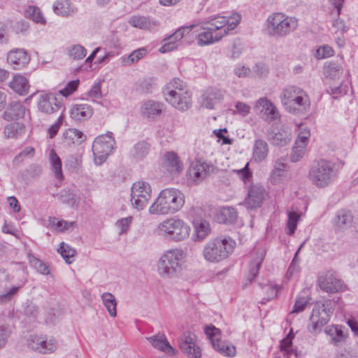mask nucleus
I'll return each mask as SVG.
<instances>
[{
    "instance_id": "obj_24",
    "label": "nucleus",
    "mask_w": 358,
    "mask_h": 358,
    "mask_svg": "<svg viewBox=\"0 0 358 358\" xmlns=\"http://www.w3.org/2000/svg\"><path fill=\"white\" fill-rule=\"evenodd\" d=\"M7 61L14 69H20L29 62L30 57L24 49L12 50L8 53Z\"/></svg>"
},
{
    "instance_id": "obj_31",
    "label": "nucleus",
    "mask_w": 358,
    "mask_h": 358,
    "mask_svg": "<svg viewBox=\"0 0 358 358\" xmlns=\"http://www.w3.org/2000/svg\"><path fill=\"white\" fill-rule=\"evenodd\" d=\"M333 222L336 231H343L352 226L353 216L350 211L341 209L336 213Z\"/></svg>"
},
{
    "instance_id": "obj_47",
    "label": "nucleus",
    "mask_w": 358,
    "mask_h": 358,
    "mask_svg": "<svg viewBox=\"0 0 358 358\" xmlns=\"http://www.w3.org/2000/svg\"><path fill=\"white\" fill-rule=\"evenodd\" d=\"M25 17L32 20L34 22L40 24H45V20L43 17L41 9L34 6H28L24 12Z\"/></svg>"
},
{
    "instance_id": "obj_28",
    "label": "nucleus",
    "mask_w": 358,
    "mask_h": 358,
    "mask_svg": "<svg viewBox=\"0 0 358 358\" xmlns=\"http://www.w3.org/2000/svg\"><path fill=\"white\" fill-rule=\"evenodd\" d=\"M146 340L157 350L169 355H174L175 349L170 345L163 334H158L152 336L146 337Z\"/></svg>"
},
{
    "instance_id": "obj_46",
    "label": "nucleus",
    "mask_w": 358,
    "mask_h": 358,
    "mask_svg": "<svg viewBox=\"0 0 358 358\" xmlns=\"http://www.w3.org/2000/svg\"><path fill=\"white\" fill-rule=\"evenodd\" d=\"M27 257L29 264L38 273L43 275L50 274L49 266L46 263L36 258L31 253H29Z\"/></svg>"
},
{
    "instance_id": "obj_17",
    "label": "nucleus",
    "mask_w": 358,
    "mask_h": 358,
    "mask_svg": "<svg viewBox=\"0 0 358 358\" xmlns=\"http://www.w3.org/2000/svg\"><path fill=\"white\" fill-rule=\"evenodd\" d=\"M60 108V102L54 93H43L39 96L38 101V110L45 114H52Z\"/></svg>"
},
{
    "instance_id": "obj_21",
    "label": "nucleus",
    "mask_w": 358,
    "mask_h": 358,
    "mask_svg": "<svg viewBox=\"0 0 358 358\" xmlns=\"http://www.w3.org/2000/svg\"><path fill=\"white\" fill-rule=\"evenodd\" d=\"M224 99V92L217 88L207 89L201 97V105L207 109L212 110L215 106Z\"/></svg>"
},
{
    "instance_id": "obj_33",
    "label": "nucleus",
    "mask_w": 358,
    "mask_h": 358,
    "mask_svg": "<svg viewBox=\"0 0 358 358\" xmlns=\"http://www.w3.org/2000/svg\"><path fill=\"white\" fill-rule=\"evenodd\" d=\"M268 153V145L263 139H255L252 148V158L257 162L266 159Z\"/></svg>"
},
{
    "instance_id": "obj_44",
    "label": "nucleus",
    "mask_w": 358,
    "mask_h": 358,
    "mask_svg": "<svg viewBox=\"0 0 358 358\" xmlns=\"http://www.w3.org/2000/svg\"><path fill=\"white\" fill-rule=\"evenodd\" d=\"M58 199L64 204L69 206H74L78 204V199L76 195L71 189H64L59 194H57Z\"/></svg>"
},
{
    "instance_id": "obj_62",
    "label": "nucleus",
    "mask_w": 358,
    "mask_h": 358,
    "mask_svg": "<svg viewBox=\"0 0 358 358\" xmlns=\"http://www.w3.org/2000/svg\"><path fill=\"white\" fill-rule=\"evenodd\" d=\"M248 166L249 164L247 163L243 169L239 170H234L238 176L241 178L245 183L248 182L252 178V173L250 171Z\"/></svg>"
},
{
    "instance_id": "obj_59",
    "label": "nucleus",
    "mask_w": 358,
    "mask_h": 358,
    "mask_svg": "<svg viewBox=\"0 0 358 358\" xmlns=\"http://www.w3.org/2000/svg\"><path fill=\"white\" fill-rule=\"evenodd\" d=\"M10 334L11 330L8 326H0V349L6 345L8 338Z\"/></svg>"
},
{
    "instance_id": "obj_6",
    "label": "nucleus",
    "mask_w": 358,
    "mask_h": 358,
    "mask_svg": "<svg viewBox=\"0 0 358 358\" xmlns=\"http://www.w3.org/2000/svg\"><path fill=\"white\" fill-rule=\"evenodd\" d=\"M190 227L176 217H169L160 222L157 227V234L166 240L175 242L188 238Z\"/></svg>"
},
{
    "instance_id": "obj_14",
    "label": "nucleus",
    "mask_w": 358,
    "mask_h": 358,
    "mask_svg": "<svg viewBox=\"0 0 358 358\" xmlns=\"http://www.w3.org/2000/svg\"><path fill=\"white\" fill-rule=\"evenodd\" d=\"M179 348L181 351L191 358H199L201 357L200 347L196 343L195 334L186 332L179 341Z\"/></svg>"
},
{
    "instance_id": "obj_11",
    "label": "nucleus",
    "mask_w": 358,
    "mask_h": 358,
    "mask_svg": "<svg viewBox=\"0 0 358 358\" xmlns=\"http://www.w3.org/2000/svg\"><path fill=\"white\" fill-rule=\"evenodd\" d=\"M152 189L148 182L140 180L134 182L131 189L132 206L138 210H143L151 198Z\"/></svg>"
},
{
    "instance_id": "obj_48",
    "label": "nucleus",
    "mask_w": 358,
    "mask_h": 358,
    "mask_svg": "<svg viewBox=\"0 0 358 358\" xmlns=\"http://www.w3.org/2000/svg\"><path fill=\"white\" fill-rule=\"evenodd\" d=\"M49 224L51 227H55V229L59 232L64 231L73 229L75 222H67L65 220H57L56 217H50L49 218Z\"/></svg>"
},
{
    "instance_id": "obj_36",
    "label": "nucleus",
    "mask_w": 358,
    "mask_h": 358,
    "mask_svg": "<svg viewBox=\"0 0 358 358\" xmlns=\"http://www.w3.org/2000/svg\"><path fill=\"white\" fill-rule=\"evenodd\" d=\"M50 160L55 177L59 180L55 185L57 187H59L61 186V181L64 178V175L62 169L61 159L54 150L50 151Z\"/></svg>"
},
{
    "instance_id": "obj_37",
    "label": "nucleus",
    "mask_w": 358,
    "mask_h": 358,
    "mask_svg": "<svg viewBox=\"0 0 358 358\" xmlns=\"http://www.w3.org/2000/svg\"><path fill=\"white\" fill-rule=\"evenodd\" d=\"M25 131V126L19 122H14L6 125L4 134L8 138H17Z\"/></svg>"
},
{
    "instance_id": "obj_9",
    "label": "nucleus",
    "mask_w": 358,
    "mask_h": 358,
    "mask_svg": "<svg viewBox=\"0 0 358 358\" xmlns=\"http://www.w3.org/2000/svg\"><path fill=\"white\" fill-rule=\"evenodd\" d=\"M334 303L329 299L315 303L310 317V331L312 333L321 331L322 328L329 322L334 311Z\"/></svg>"
},
{
    "instance_id": "obj_42",
    "label": "nucleus",
    "mask_w": 358,
    "mask_h": 358,
    "mask_svg": "<svg viewBox=\"0 0 358 358\" xmlns=\"http://www.w3.org/2000/svg\"><path fill=\"white\" fill-rule=\"evenodd\" d=\"M150 145L145 141L136 143L131 150V155L137 159H143L150 152Z\"/></svg>"
},
{
    "instance_id": "obj_2",
    "label": "nucleus",
    "mask_w": 358,
    "mask_h": 358,
    "mask_svg": "<svg viewBox=\"0 0 358 358\" xmlns=\"http://www.w3.org/2000/svg\"><path fill=\"white\" fill-rule=\"evenodd\" d=\"M184 204L185 196L180 190L167 188L161 191L150 206L149 213L152 215L173 214L179 211Z\"/></svg>"
},
{
    "instance_id": "obj_53",
    "label": "nucleus",
    "mask_w": 358,
    "mask_h": 358,
    "mask_svg": "<svg viewBox=\"0 0 358 358\" xmlns=\"http://www.w3.org/2000/svg\"><path fill=\"white\" fill-rule=\"evenodd\" d=\"M195 27V24H191L189 26L180 27L172 35L169 36V39L174 38L176 41H180L186 34H188L192 30H193Z\"/></svg>"
},
{
    "instance_id": "obj_41",
    "label": "nucleus",
    "mask_w": 358,
    "mask_h": 358,
    "mask_svg": "<svg viewBox=\"0 0 358 358\" xmlns=\"http://www.w3.org/2000/svg\"><path fill=\"white\" fill-rule=\"evenodd\" d=\"M156 86L155 80L152 78H143L138 80L135 85V90L141 94H150Z\"/></svg>"
},
{
    "instance_id": "obj_40",
    "label": "nucleus",
    "mask_w": 358,
    "mask_h": 358,
    "mask_svg": "<svg viewBox=\"0 0 358 358\" xmlns=\"http://www.w3.org/2000/svg\"><path fill=\"white\" fill-rule=\"evenodd\" d=\"M210 27H208L214 34L217 32H223L224 29L227 30V34L229 31V28H227V17L224 16H214L210 17L207 22Z\"/></svg>"
},
{
    "instance_id": "obj_43",
    "label": "nucleus",
    "mask_w": 358,
    "mask_h": 358,
    "mask_svg": "<svg viewBox=\"0 0 358 358\" xmlns=\"http://www.w3.org/2000/svg\"><path fill=\"white\" fill-rule=\"evenodd\" d=\"M101 299L110 315L115 317L117 315V301L114 295L110 292H104L101 295Z\"/></svg>"
},
{
    "instance_id": "obj_20",
    "label": "nucleus",
    "mask_w": 358,
    "mask_h": 358,
    "mask_svg": "<svg viewBox=\"0 0 358 358\" xmlns=\"http://www.w3.org/2000/svg\"><path fill=\"white\" fill-rule=\"evenodd\" d=\"M318 281L320 289L327 293L338 292L341 290L343 287L342 281L330 271L324 275L320 276Z\"/></svg>"
},
{
    "instance_id": "obj_19",
    "label": "nucleus",
    "mask_w": 358,
    "mask_h": 358,
    "mask_svg": "<svg viewBox=\"0 0 358 358\" xmlns=\"http://www.w3.org/2000/svg\"><path fill=\"white\" fill-rule=\"evenodd\" d=\"M268 140L275 146H285L292 140V134L289 129L271 127L267 133Z\"/></svg>"
},
{
    "instance_id": "obj_18",
    "label": "nucleus",
    "mask_w": 358,
    "mask_h": 358,
    "mask_svg": "<svg viewBox=\"0 0 358 358\" xmlns=\"http://www.w3.org/2000/svg\"><path fill=\"white\" fill-rule=\"evenodd\" d=\"M213 167L205 162L195 160L188 169V175L194 180L199 182L206 178L213 171Z\"/></svg>"
},
{
    "instance_id": "obj_8",
    "label": "nucleus",
    "mask_w": 358,
    "mask_h": 358,
    "mask_svg": "<svg viewBox=\"0 0 358 358\" xmlns=\"http://www.w3.org/2000/svg\"><path fill=\"white\" fill-rule=\"evenodd\" d=\"M268 29L270 35L285 36L296 29L298 20L294 17L286 16L281 13H275L267 19Z\"/></svg>"
},
{
    "instance_id": "obj_45",
    "label": "nucleus",
    "mask_w": 358,
    "mask_h": 358,
    "mask_svg": "<svg viewBox=\"0 0 358 358\" xmlns=\"http://www.w3.org/2000/svg\"><path fill=\"white\" fill-rule=\"evenodd\" d=\"M57 251L67 264H70L74 261L76 250L67 243L62 242Z\"/></svg>"
},
{
    "instance_id": "obj_5",
    "label": "nucleus",
    "mask_w": 358,
    "mask_h": 358,
    "mask_svg": "<svg viewBox=\"0 0 358 358\" xmlns=\"http://www.w3.org/2000/svg\"><path fill=\"white\" fill-rule=\"evenodd\" d=\"M235 241L230 237L218 236L208 241L203 249L205 260L219 263L227 259L234 252Z\"/></svg>"
},
{
    "instance_id": "obj_49",
    "label": "nucleus",
    "mask_w": 358,
    "mask_h": 358,
    "mask_svg": "<svg viewBox=\"0 0 358 358\" xmlns=\"http://www.w3.org/2000/svg\"><path fill=\"white\" fill-rule=\"evenodd\" d=\"M194 227L196 238L199 241H202L206 238L210 231V224L206 220H201L199 223L195 225Z\"/></svg>"
},
{
    "instance_id": "obj_34",
    "label": "nucleus",
    "mask_w": 358,
    "mask_h": 358,
    "mask_svg": "<svg viewBox=\"0 0 358 358\" xmlns=\"http://www.w3.org/2000/svg\"><path fill=\"white\" fill-rule=\"evenodd\" d=\"M93 110L87 104L75 105L71 110V117L77 121L85 120L92 117Z\"/></svg>"
},
{
    "instance_id": "obj_13",
    "label": "nucleus",
    "mask_w": 358,
    "mask_h": 358,
    "mask_svg": "<svg viewBox=\"0 0 358 358\" xmlns=\"http://www.w3.org/2000/svg\"><path fill=\"white\" fill-rule=\"evenodd\" d=\"M28 347L40 353L48 354L57 349V342L52 337L31 336L28 340Z\"/></svg>"
},
{
    "instance_id": "obj_12",
    "label": "nucleus",
    "mask_w": 358,
    "mask_h": 358,
    "mask_svg": "<svg viewBox=\"0 0 358 358\" xmlns=\"http://www.w3.org/2000/svg\"><path fill=\"white\" fill-rule=\"evenodd\" d=\"M204 332L209 339H210L212 345L215 350L228 357H234L236 355V348L233 345L220 341L217 338L220 334L219 329L213 325L206 326Z\"/></svg>"
},
{
    "instance_id": "obj_25",
    "label": "nucleus",
    "mask_w": 358,
    "mask_h": 358,
    "mask_svg": "<svg viewBox=\"0 0 358 358\" xmlns=\"http://www.w3.org/2000/svg\"><path fill=\"white\" fill-rule=\"evenodd\" d=\"M197 35V43L200 46L207 45L215 41H218L227 34V30L224 29L223 32L213 33L208 27H202Z\"/></svg>"
},
{
    "instance_id": "obj_54",
    "label": "nucleus",
    "mask_w": 358,
    "mask_h": 358,
    "mask_svg": "<svg viewBox=\"0 0 358 358\" xmlns=\"http://www.w3.org/2000/svg\"><path fill=\"white\" fill-rule=\"evenodd\" d=\"M24 312L26 317H28L31 322L34 321L36 319L39 313V309L36 305L33 303H30L27 305Z\"/></svg>"
},
{
    "instance_id": "obj_30",
    "label": "nucleus",
    "mask_w": 358,
    "mask_h": 358,
    "mask_svg": "<svg viewBox=\"0 0 358 358\" xmlns=\"http://www.w3.org/2000/svg\"><path fill=\"white\" fill-rule=\"evenodd\" d=\"M238 212L235 208L224 206L219 208L215 214V220L219 223L232 224L236 222Z\"/></svg>"
},
{
    "instance_id": "obj_60",
    "label": "nucleus",
    "mask_w": 358,
    "mask_h": 358,
    "mask_svg": "<svg viewBox=\"0 0 358 358\" xmlns=\"http://www.w3.org/2000/svg\"><path fill=\"white\" fill-rule=\"evenodd\" d=\"M334 55V50L328 46L324 45L316 50L315 56L317 59H324Z\"/></svg>"
},
{
    "instance_id": "obj_58",
    "label": "nucleus",
    "mask_w": 358,
    "mask_h": 358,
    "mask_svg": "<svg viewBox=\"0 0 358 358\" xmlns=\"http://www.w3.org/2000/svg\"><path fill=\"white\" fill-rule=\"evenodd\" d=\"M88 96L94 101L102 98L101 82L96 83L92 85L91 90L88 92Z\"/></svg>"
},
{
    "instance_id": "obj_15",
    "label": "nucleus",
    "mask_w": 358,
    "mask_h": 358,
    "mask_svg": "<svg viewBox=\"0 0 358 358\" xmlns=\"http://www.w3.org/2000/svg\"><path fill=\"white\" fill-rule=\"evenodd\" d=\"M266 194V191L262 185H252L250 187L245 203L250 209L259 208L263 203Z\"/></svg>"
},
{
    "instance_id": "obj_56",
    "label": "nucleus",
    "mask_w": 358,
    "mask_h": 358,
    "mask_svg": "<svg viewBox=\"0 0 358 358\" xmlns=\"http://www.w3.org/2000/svg\"><path fill=\"white\" fill-rule=\"evenodd\" d=\"M310 136V134L309 129H307L306 128H301L299 131L295 144L301 147H306L308 142Z\"/></svg>"
},
{
    "instance_id": "obj_57",
    "label": "nucleus",
    "mask_w": 358,
    "mask_h": 358,
    "mask_svg": "<svg viewBox=\"0 0 358 358\" xmlns=\"http://www.w3.org/2000/svg\"><path fill=\"white\" fill-rule=\"evenodd\" d=\"M308 303V299L305 296L299 297L296 299L292 313H299L304 310Z\"/></svg>"
},
{
    "instance_id": "obj_26",
    "label": "nucleus",
    "mask_w": 358,
    "mask_h": 358,
    "mask_svg": "<svg viewBox=\"0 0 358 358\" xmlns=\"http://www.w3.org/2000/svg\"><path fill=\"white\" fill-rule=\"evenodd\" d=\"M26 108L19 101L10 102L2 115L6 121L17 120L24 117Z\"/></svg>"
},
{
    "instance_id": "obj_16",
    "label": "nucleus",
    "mask_w": 358,
    "mask_h": 358,
    "mask_svg": "<svg viewBox=\"0 0 358 358\" xmlns=\"http://www.w3.org/2000/svg\"><path fill=\"white\" fill-rule=\"evenodd\" d=\"M255 108L260 110L264 119L268 123L278 120L280 118V114L276 106L266 97L258 99Z\"/></svg>"
},
{
    "instance_id": "obj_23",
    "label": "nucleus",
    "mask_w": 358,
    "mask_h": 358,
    "mask_svg": "<svg viewBox=\"0 0 358 358\" xmlns=\"http://www.w3.org/2000/svg\"><path fill=\"white\" fill-rule=\"evenodd\" d=\"M164 108V104L163 103L149 99L142 104L141 113L143 117L149 120H155L161 115Z\"/></svg>"
},
{
    "instance_id": "obj_1",
    "label": "nucleus",
    "mask_w": 358,
    "mask_h": 358,
    "mask_svg": "<svg viewBox=\"0 0 358 358\" xmlns=\"http://www.w3.org/2000/svg\"><path fill=\"white\" fill-rule=\"evenodd\" d=\"M162 94L167 103L180 111H186L192 106L191 93L186 83L175 78L162 89Z\"/></svg>"
},
{
    "instance_id": "obj_32",
    "label": "nucleus",
    "mask_w": 358,
    "mask_h": 358,
    "mask_svg": "<svg viewBox=\"0 0 358 358\" xmlns=\"http://www.w3.org/2000/svg\"><path fill=\"white\" fill-rule=\"evenodd\" d=\"M128 22L131 26L143 30H151L159 25L158 22L141 15L131 16Z\"/></svg>"
},
{
    "instance_id": "obj_7",
    "label": "nucleus",
    "mask_w": 358,
    "mask_h": 358,
    "mask_svg": "<svg viewBox=\"0 0 358 358\" xmlns=\"http://www.w3.org/2000/svg\"><path fill=\"white\" fill-rule=\"evenodd\" d=\"M184 252L181 249H172L164 253L157 262V272L163 278L176 275L182 269Z\"/></svg>"
},
{
    "instance_id": "obj_63",
    "label": "nucleus",
    "mask_w": 358,
    "mask_h": 358,
    "mask_svg": "<svg viewBox=\"0 0 358 358\" xmlns=\"http://www.w3.org/2000/svg\"><path fill=\"white\" fill-rule=\"evenodd\" d=\"M305 148L306 147H301L299 145H296V146L293 148L290 156V159L292 162H296L303 157Z\"/></svg>"
},
{
    "instance_id": "obj_64",
    "label": "nucleus",
    "mask_w": 358,
    "mask_h": 358,
    "mask_svg": "<svg viewBox=\"0 0 358 358\" xmlns=\"http://www.w3.org/2000/svg\"><path fill=\"white\" fill-rule=\"evenodd\" d=\"M63 120H64V116H63V115H61L58 117L57 122L54 124L51 125L49 127V129H48V134H49V137L50 138H54L57 135V132L59 131V127H61V125H62V124L63 122Z\"/></svg>"
},
{
    "instance_id": "obj_55",
    "label": "nucleus",
    "mask_w": 358,
    "mask_h": 358,
    "mask_svg": "<svg viewBox=\"0 0 358 358\" xmlns=\"http://www.w3.org/2000/svg\"><path fill=\"white\" fill-rule=\"evenodd\" d=\"M80 83L79 80H74L69 82L65 87L59 91V93L67 97L69 95L72 94L78 88Z\"/></svg>"
},
{
    "instance_id": "obj_39",
    "label": "nucleus",
    "mask_w": 358,
    "mask_h": 358,
    "mask_svg": "<svg viewBox=\"0 0 358 358\" xmlns=\"http://www.w3.org/2000/svg\"><path fill=\"white\" fill-rule=\"evenodd\" d=\"M325 333L331 337V342L335 345H338L345 341V336L342 330V326L332 325L327 327L325 329Z\"/></svg>"
},
{
    "instance_id": "obj_4",
    "label": "nucleus",
    "mask_w": 358,
    "mask_h": 358,
    "mask_svg": "<svg viewBox=\"0 0 358 358\" xmlns=\"http://www.w3.org/2000/svg\"><path fill=\"white\" fill-rule=\"evenodd\" d=\"M338 171L334 162L324 159L314 161L308 171V179L315 187L324 188L338 178Z\"/></svg>"
},
{
    "instance_id": "obj_35",
    "label": "nucleus",
    "mask_w": 358,
    "mask_h": 358,
    "mask_svg": "<svg viewBox=\"0 0 358 358\" xmlns=\"http://www.w3.org/2000/svg\"><path fill=\"white\" fill-rule=\"evenodd\" d=\"M10 87L17 94L26 95L29 89L27 79L21 75H16L10 83Z\"/></svg>"
},
{
    "instance_id": "obj_22",
    "label": "nucleus",
    "mask_w": 358,
    "mask_h": 358,
    "mask_svg": "<svg viewBox=\"0 0 358 358\" xmlns=\"http://www.w3.org/2000/svg\"><path fill=\"white\" fill-rule=\"evenodd\" d=\"M164 168L172 176H178L183 169V164L176 153L168 152L164 156Z\"/></svg>"
},
{
    "instance_id": "obj_52",
    "label": "nucleus",
    "mask_w": 358,
    "mask_h": 358,
    "mask_svg": "<svg viewBox=\"0 0 358 358\" xmlns=\"http://www.w3.org/2000/svg\"><path fill=\"white\" fill-rule=\"evenodd\" d=\"M299 219V215L294 211L289 212L288 213V220H287V227L289 229L288 234L292 235L294 233L297 222Z\"/></svg>"
},
{
    "instance_id": "obj_50",
    "label": "nucleus",
    "mask_w": 358,
    "mask_h": 358,
    "mask_svg": "<svg viewBox=\"0 0 358 358\" xmlns=\"http://www.w3.org/2000/svg\"><path fill=\"white\" fill-rule=\"evenodd\" d=\"M87 54L86 49L80 45H73L69 50V56L74 59H82Z\"/></svg>"
},
{
    "instance_id": "obj_29",
    "label": "nucleus",
    "mask_w": 358,
    "mask_h": 358,
    "mask_svg": "<svg viewBox=\"0 0 358 358\" xmlns=\"http://www.w3.org/2000/svg\"><path fill=\"white\" fill-rule=\"evenodd\" d=\"M285 161V159L281 157L274 162L273 169L270 174V181L273 185L282 182L286 178L287 165Z\"/></svg>"
},
{
    "instance_id": "obj_51",
    "label": "nucleus",
    "mask_w": 358,
    "mask_h": 358,
    "mask_svg": "<svg viewBox=\"0 0 358 358\" xmlns=\"http://www.w3.org/2000/svg\"><path fill=\"white\" fill-rule=\"evenodd\" d=\"M147 53V49L145 48H141L136 50H134L127 58L125 62L127 64H133L138 62L143 58Z\"/></svg>"
},
{
    "instance_id": "obj_61",
    "label": "nucleus",
    "mask_w": 358,
    "mask_h": 358,
    "mask_svg": "<svg viewBox=\"0 0 358 358\" xmlns=\"http://www.w3.org/2000/svg\"><path fill=\"white\" fill-rule=\"evenodd\" d=\"M294 338V334L291 329L289 333L280 342V350L282 351L289 352L292 345V340Z\"/></svg>"
},
{
    "instance_id": "obj_10",
    "label": "nucleus",
    "mask_w": 358,
    "mask_h": 358,
    "mask_svg": "<svg viewBox=\"0 0 358 358\" xmlns=\"http://www.w3.org/2000/svg\"><path fill=\"white\" fill-rule=\"evenodd\" d=\"M115 148L113 134L108 131L106 134L97 136L92 143V152L96 165H101Z\"/></svg>"
},
{
    "instance_id": "obj_3",
    "label": "nucleus",
    "mask_w": 358,
    "mask_h": 358,
    "mask_svg": "<svg viewBox=\"0 0 358 358\" xmlns=\"http://www.w3.org/2000/svg\"><path fill=\"white\" fill-rule=\"evenodd\" d=\"M280 99L285 110L292 115L305 114L310 107L308 94L301 87L294 85L283 89Z\"/></svg>"
},
{
    "instance_id": "obj_38",
    "label": "nucleus",
    "mask_w": 358,
    "mask_h": 358,
    "mask_svg": "<svg viewBox=\"0 0 358 358\" xmlns=\"http://www.w3.org/2000/svg\"><path fill=\"white\" fill-rule=\"evenodd\" d=\"M54 12L63 17L74 13L75 10L69 0H57L53 5Z\"/></svg>"
},
{
    "instance_id": "obj_27",
    "label": "nucleus",
    "mask_w": 358,
    "mask_h": 358,
    "mask_svg": "<svg viewBox=\"0 0 358 358\" xmlns=\"http://www.w3.org/2000/svg\"><path fill=\"white\" fill-rule=\"evenodd\" d=\"M266 251L264 249H258L252 261L249 263L247 280L251 283L258 275L262 263L264 259Z\"/></svg>"
}]
</instances>
